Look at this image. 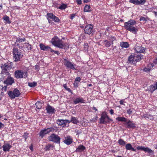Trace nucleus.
<instances>
[{"instance_id":"f257e3e1","label":"nucleus","mask_w":157,"mask_h":157,"mask_svg":"<svg viewBox=\"0 0 157 157\" xmlns=\"http://www.w3.org/2000/svg\"><path fill=\"white\" fill-rule=\"evenodd\" d=\"M136 21L133 19L129 20L128 22L124 23V27L126 30L136 34L138 31V28L136 25Z\"/></svg>"},{"instance_id":"f03ea898","label":"nucleus","mask_w":157,"mask_h":157,"mask_svg":"<svg viewBox=\"0 0 157 157\" xmlns=\"http://www.w3.org/2000/svg\"><path fill=\"white\" fill-rule=\"evenodd\" d=\"M13 67V64L12 62L9 61L7 63L1 64V67L2 68L1 77L4 78L6 75L8 76L10 75V70Z\"/></svg>"},{"instance_id":"7ed1b4c3","label":"nucleus","mask_w":157,"mask_h":157,"mask_svg":"<svg viewBox=\"0 0 157 157\" xmlns=\"http://www.w3.org/2000/svg\"><path fill=\"white\" fill-rule=\"evenodd\" d=\"M13 61L17 63L21 61L23 56L21 50L16 48H14L13 49Z\"/></svg>"},{"instance_id":"20e7f679","label":"nucleus","mask_w":157,"mask_h":157,"mask_svg":"<svg viewBox=\"0 0 157 157\" xmlns=\"http://www.w3.org/2000/svg\"><path fill=\"white\" fill-rule=\"evenodd\" d=\"M51 42L55 46L60 48H63V47L65 46V44L63 43L62 41L60 40L57 36H55L52 38Z\"/></svg>"},{"instance_id":"39448f33","label":"nucleus","mask_w":157,"mask_h":157,"mask_svg":"<svg viewBox=\"0 0 157 157\" xmlns=\"http://www.w3.org/2000/svg\"><path fill=\"white\" fill-rule=\"evenodd\" d=\"M7 93L11 99H13L16 97H18L21 94L20 91L17 88H15L13 91H8Z\"/></svg>"},{"instance_id":"423d86ee","label":"nucleus","mask_w":157,"mask_h":157,"mask_svg":"<svg viewBox=\"0 0 157 157\" xmlns=\"http://www.w3.org/2000/svg\"><path fill=\"white\" fill-rule=\"evenodd\" d=\"M27 73L23 70H17L14 72V76L17 78H25L27 77Z\"/></svg>"},{"instance_id":"0eeeda50","label":"nucleus","mask_w":157,"mask_h":157,"mask_svg":"<svg viewBox=\"0 0 157 157\" xmlns=\"http://www.w3.org/2000/svg\"><path fill=\"white\" fill-rule=\"evenodd\" d=\"M50 141L54 142L56 143L59 144L60 142V137L57 135L52 134L48 138Z\"/></svg>"},{"instance_id":"6e6552de","label":"nucleus","mask_w":157,"mask_h":157,"mask_svg":"<svg viewBox=\"0 0 157 157\" xmlns=\"http://www.w3.org/2000/svg\"><path fill=\"white\" fill-rule=\"evenodd\" d=\"M4 78H6V80L4 81V84L8 85H11L14 82V78L10 77V74L8 76L7 75H6Z\"/></svg>"},{"instance_id":"1a4fd4ad","label":"nucleus","mask_w":157,"mask_h":157,"mask_svg":"<svg viewBox=\"0 0 157 157\" xmlns=\"http://www.w3.org/2000/svg\"><path fill=\"white\" fill-rule=\"evenodd\" d=\"M53 130V128H48L44 129V130H41L39 133V135L41 138H42L46 134L48 133L51 131Z\"/></svg>"},{"instance_id":"9d476101","label":"nucleus","mask_w":157,"mask_h":157,"mask_svg":"<svg viewBox=\"0 0 157 157\" xmlns=\"http://www.w3.org/2000/svg\"><path fill=\"white\" fill-rule=\"evenodd\" d=\"M108 116L105 112L103 113L101 115V117L100 119V123L101 124H105L109 122L108 121L107 118Z\"/></svg>"},{"instance_id":"9b49d317","label":"nucleus","mask_w":157,"mask_h":157,"mask_svg":"<svg viewBox=\"0 0 157 157\" xmlns=\"http://www.w3.org/2000/svg\"><path fill=\"white\" fill-rule=\"evenodd\" d=\"M136 148L138 150L143 151L145 152H147L150 154H153L154 151L148 147H145L142 146H138Z\"/></svg>"},{"instance_id":"f8f14e48","label":"nucleus","mask_w":157,"mask_h":157,"mask_svg":"<svg viewBox=\"0 0 157 157\" xmlns=\"http://www.w3.org/2000/svg\"><path fill=\"white\" fill-rule=\"evenodd\" d=\"M64 65L67 68H70L73 70L75 69V65L73 64L71 62L66 59H64Z\"/></svg>"},{"instance_id":"ddd939ff","label":"nucleus","mask_w":157,"mask_h":157,"mask_svg":"<svg viewBox=\"0 0 157 157\" xmlns=\"http://www.w3.org/2000/svg\"><path fill=\"white\" fill-rule=\"evenodd\" d=\"M109 40H110V41L108 40H105L104 41V42L105 43V46L106 47H109L111 45L113 44V41H114L115 39L114 37H111L109 38Z\"/></svg>"},{"instance_id":"4468645a","label":"nucleus","mask_w":157,"mask_h":157,"mask_svg":"<svg viewBox=\"0 0 157 157\" xmlns=\"http://www.w3.org/2000/svg\"><path fill=\"white\" fill-rule=\"evenodd\" d=\"M56 122L58 125L61 126L63 125H65L67 123H70V121L67 120L58 119L56 121Z\"/></svg>"},{"instance_id":"2eb2a0df","label":"nucleus","mask_w":157,"mask_h":157,"mask_svg":"<svg viewBox=\"0 0 157 157\" xmlns=\"http://www.w3.org/2000/svg\"><path fill=\"white\" fill-rule=\"evenodd\" d=\"M93 27V26L91 25H86L84 29L85 33L88 34H90L92 32Z\"/></svg>"},{"instance_id":"dca6fc26","label":"nucleus","mask_w":157,"mask_h":157,"mask_svg":"<svg viewBox=\"0 0 157 157\" xmlns=\"http://www.w3.org/2000/svg\"><path fill=\"white\" fill-rule=\"evenodd\" d=\"M135 50L136 52V54H140V53L144 52L145 51V48L142 47V46H136L135 48Z\"/></svg>"},{"instance_id":"f3484780","label":"nucleus","mask_w":157,"mask_h":157,"mask_svg":"<svg viewBox=\"0 0 157 157\" xmlns=\"http://www.w3.org/2000/svg\"><path fill=\"white\" fill-rule=\"evenodd\" d=\"M64 143L67 145H69L72 143L73 139L70 136H68L64 138Z\"/></svg>"},{"instance_id":"a211bd4d","label":"nucleus","mask_w":157,"mask_h":157,"mask_svg":"<svg viewBox=\"0 0 157 157\" xmlns=\"http://www.w3.org/2000/svg\"><path fill=\"white\" fill-rule=\"evenodd\" d=\"M12 146L7 143H4L2 146L3 150L4 151H9Z\"/></svg>"},{"instance_id":"6ab92c4d","label":"nucleus","mask_w":157,"mask_h":157,"mask_svg":"<svg viewBox=\"0 0 157 157\" xmlns=\"http://www.w3.org/2000/svg\"><path fill=\"white\" fill-rule=\"evenodd\" d=\"M126 124L127 125V128H134L136 127V124L133 123L132 121L130 120H128L126 122Z\"/></svg>"},{"instance_id":"aec40b11","label":"nucleus","mask_w":157,"mask_h":157,"mask_svg":"<svg viewBox=\"0 0 157 157\" xmlns=\"http://www.w3.org/2000/svg\"><path fill=\"white\" fill-rule=\"evenodd\" d=\"M135 62L139 61L142 59V56L141 54H136V53L133 55Z\"/></svg>"},{"instance_id":"412c9836","label":"nucleus","mask_w":157,"mask_h":157,"mask_svg":"<svg viewBox=\"0 0 157 157\" xmlns=\"http://www.w3.org/2000/svg\"><path fill=\"white\" fill-rule=\"evenodd\" d=\"M73 103L75 104H76L79 103H84V100L82 98H77L74 100Z\"/></svg>"},{"instance_id":"4be33fe9","label":"nucleus","mask_w":157,"mask_h":157,"mask_svg":"<svg viewBox=\"0 0 157 157\" xmlns=\"http://www.w3.org/2000/svg\"><path fill=\"white\" fill-rule=\"evenodd\" d=\"M46 110L47 113H55V110L52 106L48 105L46 107Z\"/></svg>"},{"instance_id":"5701e85b","label":"nucleus","mask_w":157,"mask_h":157,"mask_svg":"<svg viewBox=\"0 0 157 157\" xmlns=\"http://www.w3.org/2000/svg\"><path fill=\"white\" fill-rule=\"evenodd\" d=\"M154 64L153 63H150L148 64L147 67H146L144 69V71L146 72L149 71L154 66Z\"/></svg>"},{"instance_id":"b1692460","label":"nucleus","mask_w":157,"mask_h":157,"mask_svg":"<svg viewBox=\"0 0 157 157\" xmlns=\"http://www.w3.org/2000/svg\"><path fill=\"white\" fill-rule=\"evenodd\" d=\"M40 47L41 50L45 51H47L49 49L50 50L51 49V48L48 46H45L42 43L40 44Z\"/></svg>"},{"instance_id":"393cba45","label":"nucleus","mask_w":157,"mask_h":157,"mask_svg":"<svg viewBox=\"0 0 157 157\" xmlns=\"http://www.w3.org/2000/svg\"><path fill=\"white\" fill-rule=\"evenodd\" d=\"M86 149V147L82 145H80L76 148L75 151L77 152H79L83 151Z\"/></svg>"},{"instance_id":"a878e982","label":"nucleus","mask_w":157,"mask_h":157,"mask_svg":"<svg viewBox=\"0 0 157 157\" xmlns=\"http://www.w3.org/2000/svg\"><path fill=\"white\" fill-rule=\"evenodd\" d=\"M125 148L127 150H131L133 151H136V150L132 147L131 144L129 143L125 145Z\"/></svg>"},{"instance_id":"bb28decb","label":"nucleus","mask_w":157,"mask_h":157,"mask_svg":"<svg viewBox=\"0 0 157 157\" xmlns=\"http://www.w3.org/2000/svg\"><path fill=\"white\" fill-rule=\"evenodd\" d=\"M128 63H135L133 55H131L128 57Z\"/></svg>"},{"instance_id":"cd10ccee","label":"nucleus","mask_w":157,"mask_h":157,"mask_svg":"<svg viewBox=\"0 0 157 157\" xmlns=\"http://www.w3.org/2000/svg\"><path fill=\"white\" fill-rule=\"evenodd\" d=\"M157 89V85H156V83L154 85H151L149 87V90L152 93L155 90Z\"/></svg>"},{"instance_id":"c85d7f7f","label":"nucleus","mask_w":157,"mask_h":157,"mask_svg":"<svg viewBox=\"0 0 157 157\" xmlns=\"http://www.w3.org/2000/svg\"><path fill=\"white\" fill-rule=\"evenodd\" d=\"M120 46L122 48H127L129 47V44L127 42H122L120 43Z\"/></svg>"},{"instance_id":"c756f323","label":"nucleus","mask_w":157,"mask_h":157,"mask_svg":"<svg viewBox=\"0 0 157 157\" xmlns=\"http://www.w3.org/2000/svg\"><path fill=\"white\" fill-rule=\"evenodd\" d=\"M118 121L127 122V119L124 117H118L116 118Z\"/></svg>"},{"instance_id":"7c9ffc66","label":"nucleus","mask_w":157,"mask_h":157,"mask_svg":"<svg viewBox=\"0 0 157 157\" xmlns=\"http://www.w3.org/2000/svg\"><path fill=\"white\" fill-rule=\"evenodd\" d=\"M70 121V123L72 122L75 124H77L78 123V120L77 119L76 117H71V121Z\"/></svg>"},{"instance_id":"2f4dec72","label":"nucleus","mask_w":157,"mask_h":157,"mask_svg":"<svg viewBox=\"0 0 157 157\" xmlns=\"http://www.w3.org/2000/svg\"><path fill=\"white\" fill-rule=\"evenodd\" d=\"M47 15L48 16L47 19L49 23H50V22L52 21L51 19L53 17L54 15L52 13H48Z\"/></svg>"},{"instance_id":"473e14b6","label":"nucleus","mask_w":157,"mask_h":157,"mask_svg":"<svg viewBox=\"0 0 157 157\" xmlns=\"http://www.w3.org/2000/svg\"><path fill=\"white\" fill-rule=\"evenodd\" d=\"M53 146L51 144H48L45 146L44 150L46 151H49L51 148H52Z\"/></svg>"},{"instance_id":"72a5a7b5","label":"nucleus","mask_w":157,"mask_h":157,"mask_svg":"<svg viewBox=\"0 0 157 157\" xmlns=\"http://www.w3.org/2000/svg\"><path fill=\"white\" fill-rule=\"evenodd\" d=\"M118 143L120 145L122 146H124L126 144V142L123 139H120L118 141Z\"/></svg>"},{"instance_id":"f704fd0d","label":"nucleus","mask_w":157,"mask_h":157,"mask_svg":"<svg viewBox=\"0 0 157 157\" xmlns=\"http://www.w3.org/2000/svg\"><path fill=\"white\" fill-rule=\"evenodd\" d=\"M35 105H36V107L38 109H40L42 106V104L39 101L36 102V103Z\"/></svg>"},{"instance_id":"c9c22d12","label":"nucleus","mask_w":157,"mask_h":157,"mask_svg":"<svg viewBox=\"0 0 157 157\" xmlns=\"http://www.w3.org/2000/svg\"><path fill=\"white\" fill-rule=\"evenodd\" d=\"M129 2L135 5H139V1L138 0H129Z\"/></svg>"},{"instance_id":"e433bc0d","label":"nucleus","mask_w":157,"mask_h":157,"mask_svg":"<svg viewBox=\"0 0 157 157\" xmlns=\"http://www.w3.org/2000/svg\"><path fill=\"white\" fill-rule=\"evenodd\" d=\"M32 46L29 44L26 45V47L25 48V50L27 51L31 50L32 49Z\"/></svg>"},{"instance_id":"4c0bfd02","label":"nucleus","mask_w":157,"mask_h":157,"mask_svg":"<svg viewBox=\"0 0 157 157\" xmlns=\"http://www.w3.org/2000/svg\"><path fill=\"white\" fill-rule=\"evenodd\" d=\"M90 9V6L87 5L85 6L84 10L85 12H90L91 11Z\"/></svg>"},{"instance_id":"58836bf2","label":"nucleus","mask_w":157,"mask_h":157,"mask_svg":"<svg viewBox=\"0 0 157 157\" xmlns=\"http://www.w3.org/2000/svg\"><path fill=\"white\" fill-rule=\"evenodd\" d=\"M25 40V38L24 37L23 38H17L16 40L17 43L19 42V43L24 42Z\"/></svg>"},{"instance_id":"ea45409f","label":"nucleus","mask_w":157,"mask_h":157,"mask_svg":"<svg viewBox=\"0 0 157 157\" xmlns=\"http://www.w3.org/2000/svg\"><path fill=\"white\" fill-rule=\"evenodd\" d=\"M3 18L6 21L7 23L10 24L11 23L10 21L9 20V18L8 16H5Z\"/></svg>"},{"instance_id":"a19ab883","label":"nucleus","mask_w":157,"mask_h":157,"mask_svg":"<svg viewBox=\"0 0 157 157\" xmlns=\"http://www.w3.org/2000/svg\"><path fill=\"white\" fill-rule=\"evenodd\" d=\"M67 7V5L64 4H62L60 6H59L58 8L60 10H63L65 9Z\"/></svg>"},{"instance_id":"79ce46f5","label":"nucleus","mask_w":157,"mask_h":157,"mask_svg":"<svg viewBox=\"0 0 157 157\" xmlns=\"http://www.w3.org/2000/svg\"><path fill=\"white\" fill-rule=\"evenodd\" d=\"M36 83L35 82H33L29 83L28 85L31 87H34L36 85Z\"/></svg>"},{"instance_id":"37998d69","label":"nucleus","mask_w":157,"mask_h":157,"mask_svg":"<svg viewBox=\"0 0 157 157\" xmlns=\"http://www.w3.org/2000/svg\"><path fill=\"white\" fill-rule=\"evenodd\" d=\"M29 133L27 132H25L24 133L23 137L25 138V141H26L27 138L28 137Z\"/></svg>"},{"instance_id":"c03bdc74","label":"nucleus","mask_w":157,"mask_h":157,"mask_svg":"<svg viewBox=\"0 0 157 157\" xmlns=\"http://www.w3.org/2000/svg\"><path fill=\"white\" fill-rule=\"evenodd\" d=\"M146 2V0H140L139 1V5H144Z\"/></svg>"},{"instance_id":"a18cd8bd","label":"nucleus","mask_w":157,"mask_h":157,"mask_svg":"<svg viewBox=\"0 0 157 157\" xmlns=\"http://www.w3.org/2000/svg\"><path fill=\"white\" fill-rule=\"evenodd\" d=\"M63 86V87L67 90V91H68L69 92H71V89L69 88H68L67 87V85H66V84H64Z\"/></svg>"},{"instance_id":"49530a36","label":"nucleus","mask_w":157,"mask_h":157,"mask_svg":"<svg viewBox=\"0 0 157 157\" xmlns=\"http://www.w3.org/2000/svg\"><path fill=\"white\" fill-rule=\"evenodd\" d=\"M55 17V19L54 20L55 22H60V20L58 17H56H56Z\"/></svg>"},{"instance_id":"de8ad7c7","label":"nucleus","mask_w":157,"mask_h":157,"mask_svg":"<svg viewBox=\"0 0 157 157\" xmlns=\"http://www.w3.org/2000/svg\"><path fill=\"white\" fill-rule=\"evenodd\" d=\"M133 109H129L127 110V113L129 114H130L132 113Z\"/></svg>"},{"instance_id":"09e8293b","label":"nucleus","mask_w":157,"mask_h":157,"mask_svg":"<svg viewBox=\"0 0 157 157\" xmlns=\"http://www.w3.org/2000/svg\"><path fill=\"white\" fill-rule=\"evenodd\" d=\"M50 51L51 52H54L55 53L57 54L58 55H59V53L58 51H54L51 48V49Z\"/></svg>"},{"instance_id":"8fccbe9b","label":"nucleus","mask_w":157,"mask_h":157,"mask_svg":"<svg viewBox=\"0 0 157 157\" xmlns=\"http://www.w3.org/2000/svg\"><path fill=\"white\" fill-rule=\"evenodd\" d=\"M75 14H72L70 15V18L72 20L75 17Z\"/></svg>"},{"instance_id":"3c124183","label":"nucleus","mask_w":157,"mask_h":157,"mask_svg":"<svg viewBox=\"0 0 157 157\" xmlns=\"http://www.w3.org/2000/svg\"><path fill=\"white\" fill-rule=\"evenodd\" d=\"M76 2L78 5H81L82 3V1L81 0H77Z\"/></svg>"},{"instance_id":"603ef678","label":"nucleus","mask_w":157,"mask_h":157,"mask_svg":"<svg viewBox=\"0 0 157 157\" xmlns=\"http://www.w3.org/2000/svg\"><path fill=\"white\" fill-rule=\"evenodd\" d=\"M81 80V78L79 77H77L76 78L75 81H78V82H80Z\"/></svg>"},{"instance_id":"864d4df0","label":"nucleus","mask_w":157,"mask_h":157,"mask_svg":"<svg viewBox=\"0 0 157 157\" xmlns=\"http://www.w3.org/2000/svg\"><path fill=\"white\" fill-rule=\"evenodd\" d=\"M143 117H144V118L147 117L148 118H151L150 117H151V116H150V115L148 116L147 115H144L143 116Z\"/></svg>"},{"instance_id":"5fc2aeb1","label":"nucleus","mask_w":157,"mask_h":157,"mask_svg":"<svg viewBox=\"0 0 157 157\" xmlns=\"http://www.w3.org/2000/svg\"><path fill=\"white\" fill-rule=\"evenodd\" d=\"M140 21H145L146 20L145 18L144 17H141L140 19Z\"/></svg>"},{"instance_id":"6e6d98bb","label":"nucleus","mask_w":157,"mask_h":157,"mask_svg":"<svg viewBox=\"0 0 157 157\" xmlns=\"http://www.w3.org/2000/svg\"><path fill=\"white\" fill-rule=\"evenodd\" d=\"M109 113L111 115H113L114 114L113 110L112 109H111L109 110Z\"/></svg>"},{"instance_id":"4d7b16f0","label":"nucleus","mask_w":157,"mask_h":157,"mask_svg":"<svg viewBox=\"0 0 157 157\" xmlns=\"http://www.w3.org/2000/svg\"><path fill=\"white\" fill-rule=\"evenodd\" d=\"M29 149L31 151H33V145L32 144H31L30 145V146L29 147Z\"/></svg>"},{"instance_id":"13d9d810","label":"nucleus","mask_w":157,"mask_h":157,"mask_svg":"<svg viewBox=\"0 0 157 157\" xmlns=\"http://www.w3.org/2000/svg\"><path fill=\"white\" fill-rule=\"evenodd\" d=\"M123 100H121L120 101V103L121 105H123Z\"/></svg>"},{"instance_id":"bf43d9fd","label":"nucleus","mask_w":157,"mask_h":157,"mask_svg":"<svg viewBox=\"0 0 157 157\" xmlns=\"http://www.w3.org/2000/svg\"><path fill=\"white\" fill-rule=\"evenodd\" d=\"M74 85L75 87H77L78 86V83L76 82L74 83Z\"/></svg>"},{"instance_id":"052dcab7","label":"nucleus","mask_w":157,"mask_h":157,"mask_svg":"<svg viewBox=\"0 0 157 157\" xmlns=\"http://www.w3.org/2000/svg\"><path fill=\"white\" fill-rule=\"evenodd\" d=\"M107 121H113V120L112 119H111L110 118H109V117L108 116V118H107Z\"/></svg>"},{"instance_id":"680f3d73","label":"nucleus","mask_w":157,"mask_h":157,"mask_svg":"<svg viewBox=\"0 0 157 157\" xmlns=\"http://www.w3.org/2000/svg\"><path fill=\"white\" fill-rule=\"evenodd\" d=\"M3 124L0 122V128L2 127V126H3Z\"/></svg>"},{"instance_id":"e2e57ef3","label":"nucleus","mask_w":157,"mask_h":157,"mask_svg":"<svg viewBox=\"0 0 157 157\" xmlns=\"http://www.w3.org/2000/svg\"><path fill=\"white\" fill-rule=\"evenodd\" d=\"M2 88L5 91H6V88H7V86H5L4 87H3Z\"/></svg>"},{"instance_id":"0e129e2a","label":"nucleus","mask_w":157,"mask_h":157,"mask_svg":"<svg viewBox=\"0 0 157 157\" xmlns=\"http://www.w3.org/2000/svg\"><path fill=\"white\" fill-rule=\"evenodd\" d=\"M90 0H84V2L85 3H87V2H90Z\"/></svg>"},{"instance_id":"69168bd1","label":"nucleus","mask_w":157,"mask_h":157,"mask_svg":"<svg viewBox=\"0 0 157 157\" xmlns=\"http://www.w3.org/2000/svg\"><path fill=\"white\" fill-rule=\"evenodd\" d=\"M2 3H1L0 2V10H1L2 8Z\"/></svg>"},{"instance_id":"338daca9","label":"nucleus","mask_w":157,"mask_h":157,"mask_svg":"<svg viewBox=\"0 0 157 157\" xmlns=\"http://www.w3.org/2000/svg\"><path fill=\"white\" fill-rule=\"evenodd\" d=\"M154 147L155 149H157V144H156L154 145Z\"/></svg>"},{"instance_id":"774afa93","label":"nucleus","mask_w":157,"mask_h":157,"mask_svg":"<svg viewBox=\"0 0 157 157\" xmlns=\"http://www.w3.org/2000/svg\"><path fill=\"white\" fill-rule=\"evenodd\" d=\"M154 13H155V16L157 17V12L154 11Z\"/></svg>"}]
</instances>
